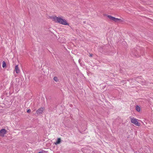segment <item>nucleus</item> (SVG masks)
Returning a JSON list of instances; mask_svg holds the SVG:
<instances>
[{
	"instance_id": "1",
	"label": "nucleus",
	"mask_w": 153,
	"mask_h": 153,
	"mask_svg": "<svg viewBox=\"0 0 153 153\" xmlns=\"http://www.w3.org/2000/svg\"><path fill=\"white\" fill-rule=\"evenodd\" d=\"M51 19L55 22L59 23L63 25H68V24L65 19H63L60 17L53 16L51 17Z\"/></svg>"
},
{
	"instance_id": "2",
	"label": "nucleus",
	"mask_w": 153,
	"mask_h": 153,
	"mask_svg": "<svg viewBox=\"0 0 153 153\" xmlns=\"http://www.w3.org/2000/svg\"><path fill=\"white\" fill-rule=\"evenodd\" d=\"M130 119L131 123L134 124L136 126H140V123L138 121V120L137 119L134 117H131Z\"/></svg>"
},
{
	"instance_id": "3",
	"label": "nucleus",
	"mask_w": 153,
	"mask_h": 153,
	"mask_svg": "<svg viewBox=\"0 0 153 153\" xmlns=\"http://www.w3.org/2000/svg\"><path fill=\"white\" fill-rule=\"evenodd\" d=\"M108 17L110 20L113 21H114L115 22H121L122 21L121 20V19L115 18L111 16H108Z\"/></svg>"
},
{
	"instance_id": "4",
	"label": "nucleus",
	"mask_w": 153,
	"mask_h": 153,
	"mask_svg": "<svg viewBox=\"0 0 153 153\" xmlns=\"http://www.w3.org/2000/svg\"><path fill=\"white\" fill-rule=\"evenodd\" d=\"M45 108L43 107L39 108L36 111V114L37 115H39L40 114H42L45 110Z\"/></svg>"
},
{
	"instance_id": "5",
	"label": "nucleus",
	"mask_w": 153,
	"mask_h": 153,
	"mask_svg": "<svg viewBox=\"0 0 153 153\" xmlns=\"http://www.w3.org/2000/svg\"><path fill=\"white\" fill-rule=\"evenodd\" d=\"M7 131L4 129H2L0 130V136L4 137L6 134Z\"/></svg>"
},
{
	"instance_id": "6",
	"label": "nucleus",
	"mask_w": 153,
	"mask_h": 153,
	"mask_svg": "<svg viewBox=\"0 0 153 153\" xmlns=\"http://www.w3.org/2000/svg\"><path fill=\"white\" fill-rule=\"evenodd\" d=\"M15 71L16 73L17 74H19L20 72V71L18 65H16L15 68Z\"/></svg>"
},
{
	"instance_id": "7",
	"label": "nucleus",
	"mask_w": 153,
	"mask_h": 153,
	"mask_svg": "<svg viewBox=\"0 0 153 153\" xmlns=\"http://www.w3.org/2000/svg\"><path fill=\"white\" fill-rule=\"evenodd\" d=\"M61 142V140L60 138H58L56 142L55 143V144L57 145L58 144H59Z\"/></svg>"
},
{
	"instance_id": "8",
	"label": "nucleus",
	"mask_w": 153,
	"mask_h": 153,
	"mask_svg": "<svg viewBox=\"0 0 153 153\" xmlns=\"http://www.w3.org/2000/svg\"><path fill=\"white\" fill-rule=\"evenodd\" d=\"M135 108H136V110L137 111H140V108L139 106H136Z\"/></svg>"
},
{
	"instance_id": "9",
	"label": "nucleus",
	"mask_w": 153,
	"mask_h": 153,
	"mask_svg": "<svg viewBox=\"0 0 153 153\" xmlns=\"http://www.w3.org/2000/svg\"><path fill=\"white\" fill-rule=\"evenodd\" d=\"M2 66L3 68L6 67V64L5 62L4 61H3L2 62Z\"/></svg>"
},
{
	"instance_id": "10",
	"label": "nucleus",
	"mask_w": 153,
	"mask_h": 153,
	"mask_svg": "<svg viewBox=\"0 0 153 153\" xmlns=\"http://www.w3.org/2000/svg\"><path fill=\"white\" fill-rule=\"evenodd\" d=\"M54 80L56 82H57L58 81V78L56 76H54Z\"/></svg>"
},
{
	"instance_id": "11",
	"label": "nucleus",
	"mask_w": 153,
	"mask_h": 153,
	"mask_svg": "<svg viewBox=\"0 0 153 153\" xmlns=\"http://www.w3.org/2000/svg\"><path fill=\"white\" fill-rule=\"evenodd\" d=\"M30 109H28L27 110V112L28 113L30 112Z\"/></svg>"
},
{
	"instance_id": "12",
	"label": "nucleus",
	"mask_w": 153,
	"mask_h": 153,
	"mask_svg": "<svg viewBox=\"0 0 153 153\" xmlns=\"http://www.w3.org/2000/svg\"><path fill=\"white\" fill-rule=\"evenodd\" d=\"M93 56V55L92 54H90L89 56L90 57H92Z\"/></svg>"
},
{
	"instance_id": "13",
	"label": "nucleus",
	"mask_w": 153,
	"mask_h": 153,
	"mask_svg": "<svg viewBox=\"0 0 153 153\" xmlns=\"http://www.w3.org/2000/svg\"><path fill=\"white\" fill-rule=\"evenodd\" d=\"M39 153H44V152H39Z\"/></svg>"
}]
</instances>
